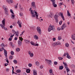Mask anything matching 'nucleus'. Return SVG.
<instances>
[{
    "mask_svg": "<svg viewBox=\"0 0 75 75\" xmlns=\"http://www.w3.org/2000/svg\"><path fill=\"white\" fill-rule=\"evenodd\" d=\"M29 11L30 12V13L32 15L31 16L33 18L35 17L36 16V18L38 19V14H37V12L35 11V10H34L33 11V10H32V8H30L29 9Z\"/></svg>",
    "mask_w": 75,
    "mask_h": 75,
    "instance_id": "nucleus-1",
    "label": "nucleus"
},
{
    "mask_svg": "<svg viewBox=\"0 0 75 75\" xmlns=\"http://www.w3.org/2000/svg\"><path fill=\"white\" fill-rule=\"evenodd\" d=\"M59 13L58 12L56 13V14L54 16V18L56 23H58V17H59Z\"/></svg>",
    "mask_w": 75,
    "mask_h": 75,
    "instance_id": "nucleus-2",
    "label": "nucleus"
},
{
    "mask_svg": "<svg viewBox=\"0 0 75 75\" xmlns=\"http://www.w3.org/2000/svg\"><path fill=\"white\" fill-rule=\"evenodd\" d=\"M19 40L18 42V46L19 47H21V42L23 40V38H22V37H19Z\"/></svg>",
    "mask_w": 75,
    "mask_h": 75,
    "instance_id": "nucleus-3",
    "label": "nucleus"
},
{
    "mask_svg": "<svg viewBox=\"0 0 75 75\" xmlns=\"http://www.w3.org/2000/svg\"><path fill=\"white\" fill-rule=\"evenodd\" d=\"M54 26L50 25L49 27L48 30L49 32H50L51 30H54Z\"/></svg>",
    "mask_w": 75,
    "mask_h": 75,
    "instance_id": "nucleus-4",
    "label": "nucleus"
},
{
    "mask_svg": "<svg viewBox=\"0 0 75 75\" xmlns=\"http://www.w3.org/2000/svg\"><path fill=\"white\" fill-rule=\"evenodd\" d=\"M63 63L64 66V67L66 69L67 71V72L68 71H69V68H68V65H67V63H65L64 62H63Z\"/></svg>",
    "mask_w": 75,
    "mask_h": 75,
    "instance_id": "nucleus-5",
    "label": "nucleus"
},
{
    "mask_svg": "<svg viewBox=\"0 0 75 75\" xmlns=\"http://www.w3.org/2000/svg\"><path fill=\"white\" fill-rule=\"evenodd\" d=\"M2 50H3L4 51V55L5 56V57H6V58L7 59V52L6 51V50H5L4 48H2Z\"/></svg>",
    "mask_w": 75,
    "mask_h": 75,
    "instance_id": "nucleus-6",
    "label": "nucleus"
},
{
    "mask_svg": "<svg viewBox=\"0 0 75 75\" xmlns=\"http://www.w3.org/2000/svg\"><path fill=\"white\" fill-rule=\"evenodd\" d=\"M37 32L40 34H41V30L40 27H37Z\"/></svg>",
    "mask_w": 75,
    "mask_h": 75,
    "instance_id": "nucleus-7",
    "label": "nucleus"
},
{
    "mask_svg": "<svg viewBox=\"0 0 75 75\" xmlns=\"http://www.w3.org/2000/svg\"><path fill=\"white\" fill-rule=\"evenodd\" d=\"M12 33H13V34H16V35H17V36H18L19 33H18V31H17L16 32V31H15V30H12Z\"/></svg>",
    "mask_w": 75,
    "mask_h": 75,
    "instance_id": "nucleus-8",
    "label": "nucleus"
},
{
    "mask_svg": "<svg viewBox=\"0 0 75 75\" xmlns=\"http://www.w3.org/2000/svg\"><path fill=\"white\" fill-rule=\"evenodd\" d=\"M0 26L2 28H3V29H4L5 31H7V28L5 27V26H3L2 24H0Z\"/></svg>",
    "mask_w": 75,
    "mask_h": 75,
    "instance_id": "nucleus-9",
    "label": "nucleus"
},
{
    "mask_svg": "<svg viewBox=\"0 0 75 75\" xmlns=\"http://www.w3.org/2000/svg\"><path fill=\"white\" fill-rule=\"evenodd\" d=\"M45 60L46 61H47V63H48V64H50V65H52L51 64H52V61H51V60H48L47 59H45Z\"/></svg>",
    "mask_w": 75,
    "mask_h": 75,
    "instance_id": "nucleus-10",
    "label": "nucleus"
},
{
    "mask_svg": "<svg viewBox=\"0 0 75 75\" xmlns=\"http://www.w3.org/2000/svg\"><path fill=\"white\" fill-rule=\"evenodd\" d=\"M17 24L19 25L20 27H21V24H22V23L20 21V20H18Z\"/></svg>",
    "mask_w": 75,
    "mask_h": 75,
    "instance_id": "nucleus-11",
    "label": "nucleus"
},
{
    "mask_svg": "<svg viewBox=\"0 0 75 75\" xmlns=\"http://www.w3.org/2000/svg\"><path fill=\"white\" fill-rule=\"evenodd\" d=\"M67 27V25L65 23H64L63 25H62V30H63L65 27Z\"/></svg>",
    "mask_w": 75,
    "mask_h": 75,
    "instance_id": "nucleus-12",
    "label": "nucleus"
},
{
    "mask_svg": "<svg viewBox=\"0 0 75 75\" xmlns=\"http://www.w3.org/2000/svg\"><path fill=\"white\" fill-rule=\"evenodd\" d=\"M5 21H6V19L4 18L3 20L2 21V26H5Z\"/></svg>",
    "mask_w": 75,
    "mask_h": 75,
    "instance_id": "nucleus-13",
    "label": "nucleus"
},
{
    "mask_svg": "<svg viewBox=\"0 0 75 75\" xmlns=\"http://www.w3.org/2000/svg\"><path fill=\"white\" fill-rule=\"evenodd\" d=\"M33 75H37V71L35 69L33 70Z\"/></svg>",
    "mask_w": 75,
    "mask_h": 75,
    "instance_id": "nucleus-14",
    "label": "nucleus"
},
{
    "mask_svg": "<svg viewBox=\"0 0 75 75\" xmlns=\"http://www.w3.org/2000/svg\"><path fill=\"white\" fill-rule=\"evenodd\" d=\"M31 5L33 7V8H35V2H33L31 3Z\"/></svg>",
    "mask_w": 75,
    "mask_h": 75,
    "instance_id": "nucleus-15",
    "label": "nucleus"
},
{
    "mask_svg": "<svg viewBox=\"0 0 75 75\" xmlns=\"http://www.w3.org/2000/svg\"><path fill=\"white\" fill-rule=\"evenodd\" d=\"M6 1L8 3H10V2L11 3H14V1L13 0L11 1V0H6Z\"/></svg>",
    "mask_w": 75,
    "mask_h": 75,
    "instance_id": "nucleus-16",
    "label": "nucleus"
},
{
    "mask_svg": "<svg viewBox=\"0 0 75 75\" xmlns=\"http://www.w3.org/2000/svg\"><path fill=\"white\" fill-rule=\"evenodd\" d=\"M71 38L72 40H75V34H73L71 35Z\"/></svg>",
    "mask_w": 75,
    "mask_h": 75,
    "instance_id": "nucleus-17",
    "label": "nucleus"
},
{
    "mask_svg": "<svg viewBox=\"0 0 75 75\" xmlns=\"http://www.w3.org/2000/svg\"><path fill=\"white\" fill-rule=\"evenodd\" d=\"M60 14L61 17H62V18L63 20L64 21L65 20V18H64V16H63V13H60Z\"/></svg>",
    "mask_w": 75,
    "mask_h": 75,
    "instance_id": "nucleus-18",
    "label": "nucleus"
},
{
    "mask_svg": "<svg viewBox=\"0 0 75 75\" xmlns=\"http://www.w3.org/2000/svg\"><path fill=\"white\" fill-rule=\"evenodd\" d=\"M67 58H69V59H70V58H71V57L69 55V54L68 53V52H67Z\"/></svg>",
    "mask_w": 75,
    "mask_h": 75,
    "instance_id": "nucleus-19",
    "label": "nucleus"
},
{
    "mask_svg": "<svg viewBox=\"0 0 75 75\" xmlns=\"http://www.w3.org/2000/svg\"><path fill=\"white\" fill-rule=\"evenodd\" d=\"M50 1H52V3L53 5L55 4V0H50Z\"/></svg>",
    "mask_w": 75,
    "mask_h": 75,
    "instance_id": "nucleus-20",
    "label": "nucleus"
},
{
    "mask_svg": "<svg viewBox=\"0 0 75 75\" xmlns=\"http://www.w3.org/2000/svg\"><path fill=\"white\" fill-rule=\"evenodd\" d=\"M35 39H36V40H38V37L37 35H35L33 37Z\"/></svg>",
    "mask_w": 75,
    "mask_h": 75,
    "instance_id": "nucleus-21",
    "label": "nucleus"
},
{
    "mask_svg": "<svg viewBox=\"0 0 75 75\" xmlns=\"http://www.w3.org/2000/svg\"><path fill=\"white\" fill-rule=\"evenodd\" d=\"M10 45L11 47H12V48L14 47V45H13V42H10Z\"/></svg>",
    "mask_w": 75,
    "mask_h": 75,
    "instance_id": "nucleus-22",
    "label": "nucleus"
},
{
    "mask_svg": "<svg viewBox=\"0 0 75 75\" xmlns=\"http://www.w3.org/2000/svg\"><path fill=\"white\" fill-rule=\"evenodd\" d=\"M5 14H6V15H8V10H5Z\"/></svg>",
    "mask_w": 75,
    "mask_h": 75,
    "instance_id": "nucleus-23",
    "label": "nucleus"
},
{
    "mask_svg": "<svg viewBox=\"0 0 75 75\" xmlns=\"http://www.w3.org/2000/svg\"><path fill=\"white\" fill-rule=\"evenodd\" d=\"M52 45L53 47H55V46H56L57 45V43H56V42L55 43H53L52 44Z\"/></svg>",
    "mask_w": 75,
    "mask_h": 75,
    "instance_id": "nucleus-24",
    "label": "nucleus"
},
{
    "mask_svg": "<svg viewBox=\"0 0 75 75\" xmlns=\"http://www.w3.org/2000/svg\"><path fill=\"white\" fill-rule=\"evenodd\" d=\"M35 64L37 66H39L40 65V63L38 61H37L35 62Z\"/></svg>",
    "mask_w": 75,
    "mask_h": 75,
    "instance_id": "nucleus-25",
    "label": "nucleus"
},
{
    "mask_svg": "<svg viewBox=\"0 0 75 75\" xmlns=\"http://www.w3.org/2000/svg\"><path fill=\"white\" fill-rule=\"evenodd\" d=\"M25 42H26V43H27V44H29V43H30V41L28 40H25Z\"/></svg>",
    "mask_w": 75,
    "mask_h": 75,
    "instance_id": "nucleus-26",
    "label": "nucleus"
},
{
    "mask_svg": "<svg viewBox=\"0 0 75 75\" xmlns=\"http://www.w3.org/2000/svg\"><path fill=\"white\" fill-rule=\"evenodd\" d=\"M11 18H13V19H14V17H15V15H14V14H11Z\"/></svg>",
    "mask_w": 75,
    "mask_h": 75,
    "instance_id": "nucleus-27",
    "label": "nucleus"
},
{
    "mask_svg": "<svg viewBox=\"0 0 75 75\" xmlns=\"http://www.w3.org/2000/svg\"><path fill=\"white\" fill-rule=\"evenodd\" d=\"M3 8L5 10H6L7 9V7L5 6H3Z\"/></svg>",
    "mask_w": 75,
    "mask_h": 75,
    "instance_id": "nucleus-28",
    "label": "nucleus"
},
{
    "mask_svg": "<svg viewBox=\"0 0 75 75\" xmlns=\"http://www.w3.org/2000/svg\"><path fill=\"white\" fill-rule=\"evenodd\" d=\"M13 62L15 64H17V61L16 60H14Z\"/></svg>",
    "mask_w": 75,
    "mask_h": 75,
    "instance_id": "nucleus-29",
    "label": "nucleus"
},
{
    "mask_svg": "<svg viewBox=\"0 0 75 75\" xmlns=\"http://www.w3.org/2000/svg\"><path fill=\"white\" fill-rule=\"evenodd\" d=\"M49 16L50 17H51V18H52V17H53V16L52 15V13H51V12L49 14Z\"/></svg>",
    "mask_w": 75,
    "mask_h": 75,
    "instance_id": "nucleus-30",
    "label": "nucleus"
},
{
    "mask_svg": "<svg viewBox=\"0 0 75 75\" xmlns=\"http://www.w3.org/2000/svg\"><path fill=\"white\" fill-rule=\"evenodd\" d=\"M56 43L57 45H61V42H57Z\"/></svg>",
    "mask_w": 75,
    "mask_h": 75,
    "instance_id": "nucleus-31",
    "label": "nucleus"
},
{
    "mask_svg": "<svg viewBox=\"0 0 75 75\" xmlns=\"http://www.w3.org/2000/svg\"><path fill=\"white\" fill-rule=\"evenodd\" d=\"M17 73H20L21 72V70L20 69L17 70L16 71Z\"/></svg>",
    "mask_w": 75,
    "mask_h": 75,
    "instance_id": "nucleus-32",
    "label": "nucleus"
},
{
    "mask_svg": "<svg viewBox=\"0 0 75 75\" xmlns=\"http://www.w3.org/2000/svg\"><path fill=\"white\" fill-rule=\"evenodd\" d=\"M63 68H64V67L62 66H60L59 67V69H61V70H62Z\"/></svg>",
    "mask_w": 75,
    "mask_h": 75,
    "instance_id": "nucleus-33",
    "label": "nucleus"
},
{
    "mask_svg": "<svg viewBox=\"0 0 75 75\" xmlns=\"http://www.w3.org/2000/svg\"><path fill=\"white\" fill-rule=\"evenodd\" d=\"M26 72L27 73H30V69H27L26 70Z\"/></svg>",
    "mask_w": 75,
    "mask_h": 75,
    "instance_id": "nucleus-34",
    "label": "nucleus"
},
{
    "mask_svg": "<svg viewBox=\"0 0 75 75\" xmlns=\"http://www.w3.org/2000/svg\"><path fill=\"white\" fill-rule=\"evenodd\" d=\"M30 55V57H33V56H34V54H33V53H31Z\"/></svg>",
    "mask_w": 75,
    "mask_h": 75,
    "instance_id": "nucleus-35",
    "label": "nucleus"
},
{
    "mask_svg": "<svg viewBox=\"0 0 75 75\" xmlns=\"http://www.w3.org/2000/svg\"><path fill=\"white\" fill-rule=\"evenodd\" d=\"M11 55H14V52H13V51H11Z\"/></svg>",
    "mask_w": 75,
    "mask_h": 75,
    "instance_id": "nucleus-36",
    "label": "nucleus"
},
{
    "mask_svg": "<svg viewBox=\"0 0 75 75\" xmlns=\"http://www.w3.org/2000/svg\"><path fill=\"white\" fill-rule=\"evenodd\" d=\"M16 50L17 52H18V51H20V49L19 48H17L16 49Z\"/></svg>",
    "mask_w": 75,
    "mask_h": 75,
    "instance_id": "nucleus-37",
    "label": "nucleus"
},
{
    "mask_svg": "<svg viewBox=\"0 0 75 75\" xmlns=\"http://www.w3.org/2000/svg\"><path fill=\"white\" fill-rule=\"evenodd\" d=\"M49 73L51 74V73H52V69H50V70L49 71Z\"/></svg>",
    "mask_w": 75,
    "mask_h": 75,
    "instance_id": "nucleus-38",
    "label": "nucleus"
},
{
    "mask_svg": "<svg viewBox=\"0 0 75 75\" xmlns=\"http://www.w3.org/2000/svg\"><path fill=\"white\" fill-rule=\"evenodd\" d=\"M67 14L69 16H71V14H70V13H69V12L68 11H67Z\"/></svg>",
    "mask_w": 75,
    "mask_h": 75,
    "instance_id": "nucleus-39",
    "label": "nucleus"
},
{
    "mask_svg": "<svg viewBox=\"0 0 75 75\" xmlns=\"http://www.w3.org/2000/svg\"><path fill=\"white\" fill-rule=\"evenodd\" d=\"M58 59H59V60H61L62 59H63V58H62V57H58Z\"/></svg>",
    "mask_w": 75,
    "mask_h": 75,
    "instance_id": "nucleus-40",
    "label": "nucleus"
},
{
    "mask_svg": "<svg viewBox=\"0 0 75 75\" xmlns=\"http://www.w3.org/2000/svg\"><path fill=\"white\" fill-rule=\"evenodd\" d=\"M28 66H29V67H32V64L31 63H29L28 64Z\"/></svg>",
    "mask_w": 75,
    "mask_h": 75,
    "instance_id": "nucleus-41",
    "label": "nucleus"
},
{
    "mask_svg": "<svg viewBox=\"0 0 75 75\" xmlns=\"http://www.w3.org/2000/svg\"><path fill=\"white\" fill-rule=\"evenodd\" d=\"M65 45L67 47H69V44L68 43H66Z\"/></svg>",
    "mask_w": 75,
    "mask_h": 75,
    "instance_id": "nucleus-42",
    "label": "nucleus"
},
{
    "mask_svg": "<svg viewBox=\"0 0 75 75\" xmlns=\"http://www.w3.org/2000/svg\"><path fill=\"white\" fill-rule=\"evenodd\" d=\"M53 7H57V5L55 4L53 5Z\"/></svg>",
    "mask_w": 75,
    "mask_h": 75,
    "instance_id": "nucleus-43",
    "label": "nucleus"
},
{
    "mask_svg": "<svg viewBox=\"0 0 75 75\" xmlns=\"http://www.w3.org/2000/svg\"><path fill=\"white\" fill-rule=\"evenodd\" d=\"M62 38L61 37L59 36L58 37V39L59 40H61Z\"/></svg>",
    "mask_w": 75,
    "mask_h": 75,
    "instance_id": "nucleus-44",
    "label": "nucleus"
},
{
    "mask_svg": "<svg viewBox=\"0 0 75 75\" xmlns=\"http://www.w3.org/2000/svg\"><path fill=\"white\" fill-rule=\"evenodd\" d=\"M1 47H2V48H3V47H4V44H2L1 45Z\"/></svg>",
    "mask_w": 75,
    "mask_h": 75,
    "instance_id": "nucleus-45",
    "label": "nucleus"
},
{
    "mask_svg": "<svg viewBox=\"0 0 75 75\" xmlns=\"http://www.w3.org/2000/svg\"><path fill=\"white\" fill-rule=\"evenodd\" d=\"M13 56H11L9 57V59H13Z\"/></svg>",
    "mask_w": 75,
    "mask_h": 75,
    "instance_id": "nucleus-46",
    "label": "nucleus"
},
{
    "mask_svg": "<svg viewBox=\"0 0 75 75\" xmlns=\"http://www.w3.org/2000/svg\"><path fill=\"white\" fill-rule=\"evenodd\" d=\"M54 65H57V64H58V62H57L56 61L54 62Z\"/></svg>",
    "mask_w": 75,
    "mask_h": 75,
    "instance_id": "nucleus-47",
    "label": "nucleus"
},
{
    "mask_svg": "<svg viewBox=\"0 0 75 75\" xmlns=\"http://www.w3.org/2000/svg\"><path fill=\"white\" fill-rule=\"evenodd\" d=\"M30 44H31V45H33L34 46L35 43H34L33 42V41H31V42H30Z\"/></svg>",
    "mask_w": 75,
    "mask_h": 75,
    "instance_id": "nucleus-48",
    "label": "nucleus"
},
{
    "mask_svg": "<svg viewBox=\"0 0 75 75\" xmlns=\"http://www.w3.org/2000/svg\"><path fill=\"white\" fill-rule=\"evenodd\" d=\"M34 45V46H38V45H38V44H37V43H35L34 44V45Z\"/></svg>",
    "mask_w": 75,
    "mask_h": 75,
    "instance_id": "nucleus-49",
    "label": "nucleus"
},
{
    "mask_svg": "<svg viewBox=\"0 0 75 75\" xmlns=\"http://www.w3.org/2000/svg\"><path fill=\"white\" fill-rule=\"evenodd\" d=\"M10 11L11 13H12V14H14V12H13V11H12V9H11Z\"/></svg>",
    "mask_w": 75,
    "mask_h": 75,
    "instance_id": "nucleus-50",
    "label": "nucleus"
},
{
    "mask_svg": "<svg viewBox=\"0 0 75 75\" xmlns=\"http://www.w3.org/2000/svg\"><path fill=\"white\" fill-rule=\"evenodd\" d=\"M43 68H44V66L43 65L40 66V69H42Z\"/></svg>",
    "mask_w": 75,
    "mask_h": 75,
    "instance_id": "nucleus-51",
    "label": "nucleus"
},
{
    "mask_svg": "<svg viewBox=\"0 0 75 75\" xmlns=\"http://www.w3.org/2000/svg\"><path fill=\"white\" fill-rule=\"evenodd\" d=\"M10 70V69L8 68H6V72H8L9 71V70Z\"/></svg>",
    "mask_w": 75,
    "mask_h": 75,
    "instance_id": "nucleus-52",
    "label": "nucleus"
},
{
    "mask_svg": "<svg viewBox=\"0 0 75 75\" xmlns=\"http://www.w3.org/2000/svg\"><path fill=\"white\" fill-rule=\"evenodd\" d=\"M62 21H61L59 22V24L60 25H61L62 24Z\"/></svg>",
    "mask_w": 75,
    "mask_h": 75,
    "instance_id": "nucleus-53",
    "label": "nucleus"
},
{
    "mask_svg": "<svg viewBox=\"0 0 75 75\" xmlns=\"http://www.w3.org/2000/svg\"><path fill=\"white\" fill-rule=\"evenodd\" d=\"M67 75H71L70 74H69V73H70V72H69V71H67Z\"/></svg>",
    "mask_w": 75,
    "mask_h": 75,
    "instance_id": "nucleus-54",
    "label": "nucleus"
},
{
    "mask_svg": "<svg viewBox=\"0 0 75 75\" xmlns=\"http://www.w3.org/2000/svg\"><path fill=\"white\" fill-rule=\"evenodd\" d=\"M71 1L72 2V4H74V2H75L74 1V0H71Z\"/></svg>",
    "mask_w": 75,
    "mask_h": 75,
    "instance_id": "nucleus-55",
    "label": "nucleus"
},
{
    "mask_svg": "<svg viewBox=\"0 0 75 75\" xmlns=\"http://www.w3.org/2000/svg\"><path fill=\"white\" fill-rule=\"evenodd\" d=\"M23 13H20V16H23Z\"/></svg>",
    "mask_w": 75,
    "mask_h": 75,
    "instance_id": "nucleus-56",
    "label": "nucleus"
},
{
    "mask_svg": "<svg viewBox=\"0 0 75 75\" xmlns=\"http://www.w3.org/2000/svg\"><path fill=\"white\" fill-rule=\"evenodd\" d=\"M28 54L29 55L30 54H31V51H28Z\"/></svg>",
    "mask_w": 75,
    "mask_h": 75,
    "instance_id": "nucleus-57",
    "label": "nucleus"
},
{
    "mask_svg": "<svg viewBox=\"0 0 75 75\" xmlns=\"http://www.w3.org/2000/svg\"><path fill=\"white\" fill-rule=\"evenodd\" d=\"M6 61L7 63H9V61H8V59H7V58H6Z\"/></svg>",
    "mask_w": 75,
    "mask_h": 75,
    "instance_id": "nucleus-58",
    "label": "nucleus"
},
{
    "mask_svg": "<svg viewBox=\"0 0 75 75\" xmlns=\"http://www.w3.org/2000/svg\"><path fill=\"white\" fill-rule=\"evenodd\" d=\"M52 39H53V40L54 41H55V40H56V39L55 38H53Z\"/></svg>",
    "mask_w": 75,
    "mask_h": 75,
    "instance_id": "nucleus-59",
    "label": "nucleus"
},
{
    "mask_svg": "<svg viewBox=\"0 0 75 75\" xmlns=\"http://www.w3.org/2000/svg\"><path fill=\"white\" fill-rule=\"evenodd\" d=\"M57 30H58V31H59L61 30V28H58L57 29Z\"/></svg>",
    "mask_w": 75,
    "mask_h": 75,
    "instance_id": "nucleus-60",
    "label": "nucleus"
},
{
    "mask_svg": "<svg viewBox=\"0 0 75 75\" xmlns=\"http://www.w3.org/2000/svg\"><path fill=\"white\" fill-rule=\"evenodd\" d=\"M8 64L7 63L5 64V67H6V66H7L8 65Z\"/></svg>",
    "mask_w": 75,
    "mask_h": 75,
    "instance_id": "nucleus-61",
    "label": "nucleus"
},
{
    "mask_svg": "<svg viewBox=\"0 0 75 75\" xmlns=\"http://www.w3.org/2000/svg\"><path fill=\"white\" fill-rule=\"evenodd\" d=\"M25 32V31L24 30L23 32H22V34H21V35H23L24 33Z\"/></svg>",
    "mask_w": 75,
    "mask_h": 75,
    "instance_id": "nucleus-62",
    "label": "nucleus"
},
{
    "mask_svg": "<svg viewBox=\"0 0 75 75\" xmlns=\"http://www.w3.org/2000/svg\"><path fill=\"white\" fill-rule=\"evenodd\" d=\"M66 55H67V54L66 53V52H65L64 54V56H66Z\"/></svg>",
    "mask_w": 75,
    "mask_h": 75,
    "instance_id": "nucleus-63",
    "label": "nucleus"
},
{
    "mask_svg": "<svg viewBox=\"0 0 75 75\" xmlns=\"http://www.w3.org/2000/svg\"><path fill=\"white\" fill-rule=\"evenodd\" d=\"M50 75H54V73L52 72L50 74Z\"/></svg>",
    "mask_w": 75,
    "mask_h": 75,
    "instance_id": "nucleus-64",
    "label": "nucleus"
}]
</instances>
